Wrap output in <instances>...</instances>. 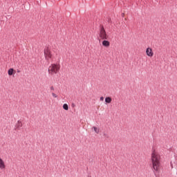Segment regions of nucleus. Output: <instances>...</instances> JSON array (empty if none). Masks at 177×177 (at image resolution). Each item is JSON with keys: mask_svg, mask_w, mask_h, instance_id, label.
<instances>
[{"mask_svg": "<svg viewBox=\"0 0 177 177\" xmlns=\"http://www.w3.org/2000/svg\"><path fill=\"white\" fill-rule=\"evenodd\" d=\"M52 96H53L54 98H57V97H58L57 94H55V93H52Z\"/></svg>", "mask_w": 177, "mask_h": 177, "instance_id": "obj_13", "label": "nucleus"}, {"mask_svg": "<svg viewBox=\"0 0 177 177\" xmlns=\"http://www.w3.org/2000/svg\"><path fill=\"white\" fill-rule=\"evenodd\" d=\"M63 109H64V110H66V111H68L69 106H68V104H64V105H63Z\"/></svg>", "mask_w": 177, "mask_h": 177, "instance_id": "obj_12", "label": "nucleus"}, {"mask_svg": "<svg viewBox=\"0 0 177 177\" xmlns=\"http://www.w3.org/2000/svg\"><path fill=\"white\" fill-rule=\"evenodd\" d=\"M6 169V165L5 161L2 158H0V169L5 170Z\"/></svg>", "mask_w": 177, "mask_h": 177, "instance_id": "obj_6", "label": "nucleus"}, {"mask_svg": "<svg viewBox=\"0 0 177 177\" xmlns=\"http://www.w3.org/2000/svg\"><path fill=\"white\" fill-rule=\"evenodd\" d=\"M44 57L47 61H50V59L53 57V54L50 48L44 49Z\"/></svg>", "mask_w": 177, "mask_h": 177, "instance_id": "obj_4", "label": "nucleus"}, {"mask_svg": "<svg viewBox=\"0 0 177 177\" xmlns=\"http://www.w3.org/2000/svg\"><path fill=\"white\" fill-rule=\"evenodd\" d=\"M174 163L177 165V159L175 160V161L174 162Z\"/></svg>", "mask_w": 177, "mask_h": 177, "instance_id": "obj_17", "label": "nucleus"}, {"mask_svg": "<svg viewBox=\"0 0 177 177\" xmlns=\"http://www.w3.org/2000/svg\"><path fill=\"white\" fill-rule=\"evenodd\" d=\"M99 38L102 40H109V35L106 32L104 26H102L100 29Z\"/></svg>", "mask_w": 177, "mask_h": 177, "instance_id": "obj_3", "label": "nucleus"}, {"mask_svg": "<svg viewBox=\"0 0 177 177\" xmlns=\"http://www.w3.org/2000/svg\"><path fill=\"white\" fill-rule=\"evenodd\" d=\"M61 69L60 64H51L48 68V73L50 75H54L59 72Z\"/></svg>", "mask_w": 177, "mask_h": 177, "instance_id": "obj_2", "label": "nucleus"}, {"mask_svg": "<svg viewBox=\"0 0 177 177\" xmlns=\"http://www.w3.org/2000/svg\"><path fill=\"white\" fill-rule=\"evenodd\" d=\"M146 54L148 57H152L154 55V53H153V48H150V47H148L146 49Z\"/></svg>", "mask_w": 177, "mask_h": 177, "instance_id": "obj_5", "label": "nucleus"}, {"mask_svg": "<svg viewBox=\"0 0 177 177\" xmlns=\"http://www.w3.org/2000/svg\"><path fill=\"white\" fill-rule=\"evenodd\" d=\"M161 158L160 157L158 153L156 151V150H153L151 155V160L152 163V167L153 171L155 172H160L161 171L160 162V160Z\"/></svg>", "mask_w": 177, "mask_h": 177, "instance_id": "obj_1", "label": "nucleus"}, {"mask_svg": "<svg viewBox=\"0 0 177 177\" xmlns=\"http://www.w3.org/2000/svg\"><path fill=\"white\" fill-rule=\"evenodd\" d=\"M102 46L109 48L110 46V41H108L107 39H104L102 41Z\"/></svg>", "mask_w": 177, "mask_h": 177, "instance_id": "obj_7", "label": "nucleus"}, {"mask_svg": "<svg viewBox=\"0 0 177 177\" xmlns=\"http://www.w3.org/2000/svg\"><path fill=\"white\" fill-rule=\"evenodd\" d=\"M111 97H106V98H105V102L106 103V104H110V103H111Z\"/></svg>", "mask_w": 177, "mask_h": 177, "instance_id": "obj_10", "label": "nucleus"}, {"mask_svg": "<svg viewBox=\"0 0 177 177\" xmlns=\"http://www.w3.org/2000/svg\"><path fill=\"white\" fill-rule=\"evenodd\" d=\"M50 91H55V87L53 86H51V87H50Z\"/></svg>", "mask_w": 177, "mask_h": 177, "instance_id": "obj_14", "label": "nucleus"}, {"mask_svg": "<svg viewBox=\"0 0 177 177\" xmlns=\"http://www.w3.org/2000/svg\"><path fill=\"white\" fill-rule=\"evenodd\" d=\"M100 101L103 102L104 100V97H100Z\"/></svg>", "mask_w": 177, "mask_h": 177, "instance_id": "obj_15", "label": "nucleus"}, {"mask_svg": "<svg viewBox=\"0 0 177 177\" xmlns=\"http://www.w3.org/2000/svg\"><path fill=\"white\" fill-rule=\"evenodd\" d=\"M171 167L172 169H174V162H171Z\"/></svg>", "mask_w": 177, "mask_h": 177, "instance_id": "obj_16", "label": "nucleus"}, {"mask_svg": "<svg viewBox=\"0 0 177 177\" xmlns=\"http://www.w3.org/2000/svg\"><path fill=\"white\" fill-rule=\"evenodd\" d=\"M92 129H93V131H95V133H100V129L96 127H92Z\"/></svg>", "mask_w": 177, "mask_h": 177, "instance_id": "obj_11", "label": "nucleus"}, {"mask_svg": "<svg viewBox=\"0 0 177 177\" xmlns=\"http://www.w3.org/2000/svg\"><path fill=\"white\" fill-rule=\"evenodd\" d=\"M14 71H14L13 68H10V69H8V75H10V76L14 74Z\"/></svg>", "mask_w": 177, "mask_h": 177, "instance_id": "obj_9", "label": "nucleus"}, {"mask_svg": "<svg viewBox=\"0 0 177 177\" xmlns=\"http://www.w3.org/2000/svg\"><path fill=\"white\" fill-rule=\"evenodd\" d=\"M16 129H19L20 128H21L23 127V123L21 121H17V122L16 123Z\"/></svg>", "mask_w": 177, "mask_h": 177, "instance_id": "obj_8", "label": "nucleus"}]
</instances>
